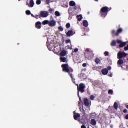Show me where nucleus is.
Returning <instances> with one entry per match:
<instances>
[{"label": "nucleus", "mask_w": 128, "mask_h": 128, "mask_svg": "<svg viewBox=\"0 0 128 128\" xmlns=\"http://www.w3.org/2000/svg\"><path fill=\"white\" fill-rule=\"evenodd\" d=\"M62 72H67L68 74L70 76L72 82L73 84H76V79L74 78V76H72V72H74V69L70 68V66H68V64H63L62 66Z\"/></svg>", "instance_id": "nucleus-1"}, {"label": "nucleus", "mask_w": 128, "mask_h": 128, "mask_svg": "<svg viewBox=\"0 0 128 128\" xmlns=\"http://www.w3.org/2000/svg\"><path fill=\"white\" fill-rule=\"evenodd\" d=\"M110 12V9L108 7L105 6L102 8L100 11L102 18H105L108 16V14Z\"/></svg>", "instance_id": "nucleus-2"}, {"label": "nucleus", "mask_w": 128, "mask_h": 128, "mask_svg": "<svg viewBox=\"0 0 128 128\" xmlns=\"http://www.w3.org/2000/svg\"><path fill=\"white\" fill-rule=\"evenodd\" d=\"M86 84L82 83L80 84L78 88V96H80V92H82V94H84V90L86 89Z\"/></svg>", "instance_id": "nucleus-3"}, {"label": "nucleus", "mask_w": 128, "mask_h": 128, "mask_svg": "<svg viewBox=\"0 0 128 128\" xmlns=\"http://www.w3.org/2000/svg\"><path fill=\"white\" fill-rule=\"evenodd\" d=\"M87 50L88 52L85 53L86 58H87V60H90V58H92L94 56V54L92 52H90V50Z\"/></svg>", "instance_id": "nucleus-4"}, {"label": "nucleus", "mask_w": 128, "mask_h": 128, "mask_svg": "<svg viewBox=\"0 0 128 128\" xmlns=\"http://www.w3.org/2000/svg\"><path fill=\"white\" fill-rule=\"evenodd\" d=\"M126 56H128V54H126L124 52H119L118 54V60H122L124 58H126Z\"/></svg>", "instance_id": "nucleus-5"}, {"label": "nucleus", "mask_w": 128, "mask_h": 128, "mask_svg": "<svg viewBox=\"0 0 128 128\" xmlns=\"http://www.w3.org/2000/svg\"><path fill=\"white\" fill-rule=\"evenodd\" d=\"M48 12L44 11H42L40 13V18H48Z\"/></svg>", "instance_id": "nucleus-6"}, {"label": "nucleus", "mask_w": 128, "mask_h": 128, "mask_svg": "<svg viewBox=\"0 0 128 128\" xmlns=\"http://www.w3.org/2000/svg\"><path fill=\"white\" fill-rule=\"evenodd\" d=\"M36 28H38V30H40L42 28V22H36Z\"/></svg>", "instance_id": "nucleus-7"}, {"label": "nucleus", "mask_w": 128, "mask_h": 128, "mask_svg": "<svg viewBox=\"0 0 128 128\" xmlns=\"http://www.w3.org/2000/svg\"><path fill=\"white\" fill-rule=\"evenodd\" d=\"M56 22L54 21V20H52L50 22H49V26H56Z\"/></svg>", "instance_id": "nucleus-8"}, {"label": "nucleus", "mask_w": 128, "mask_h": 128, "mask_svg": "<svg viewBox=\"0 0 128 128\" xmlns=\"http://www.w3.org/2000/svg\"><path fill=\"white\" fill-rule=\"evenodd\" d=\"M74 34H76V32H74L72 30H69L66 34V36H72Z\"/></svg>", "instance_id": "nucleus-9"}, {"label": "nucleus", "mask_w": 128, "mask_h": 128, "mask_svg": "<svg viewBox=\"0 0 128 128\" xmlns=\"http://www.w3.org/2000/svg\"><path fill=\"white\" fill-rule=\"evenodd\" d=\"M27 6H28L29 8H34V0H31L30 4L27 2Z\"/></svg>", "instance_id": "nucleus-10"}, {"label": "nucleus", "mask_w": 128, "mask_h": 128, "mask_svg": "<svg viewBox=\"0 0 128 128\" xmlns=\"http://www.w3.org/2000/svg\"><path fill=\"white\" fill-rule=\"evenodd\" d=\"M94 62L96 64H102V60L98 58H96Z\"/></svg>", "instance_id": "nucleus-11"}, {"label": "nucleus", "mask_w": 128, "mask_h": 128, "mask_svg": "<svg viewBox=\"0 0 128 128\" xmlns=\"http://www.w3.org/2000/svg\"><path fill=\"white\" fill-rule=\"evenodd\" d=\"M74 119L75 120H78V119L79 118H80V114H76L74 112Z\"/></svg>", "instance_id": "nucleus-12"}, {"label": "nucleus", "mask_w": 128, "mask_h": 128, "mask_svg": "<svg viewBox=\"0 0 128 128\" xmlns=\"http://www.w3.org/2000/svg\"><path fill=\"white\" fill-rule=\"evenodd\" d=\"M102 72L104 76H106L108 74V70L106 68L103 69L102 71Z\"/></svg>", "instance_id": "nucleus-13"}, {"label": "nucleus", "mask_w": 128, "mask_h": 128, "mask_svg": "<svg viewBox=\"0 0 128 128\" xmlns=\"http://www.w3.org/2000/svg\"><path fill=\"white\" fill-rule=\"evenodd\" d=\"M84 104L86 106H90V102H88V98L84 99Z\"/></svg>", "instance_id": "nucleus-14"}, {"label": "nucleus", "mask_w": 128, "mask_h": 128, "mask_svg": "<svg viewBox=\"0 0 128 128\" xmlns=\"http://www.w3.org/2000/svg\"><path fill=\"white\" fill-rule=\"evenodd\" d=\"M122 32H123L122 28H120L118 29V30H117V32L116 33V36H120V34H122Z\"/></svg>", "instance_id": "nucleus-15"}, {"label": "nucleus", "mask_w": 128, "mask_h": 128, "mask_svg": "<svg viewBox=\"0 0 128 128\" xmlns=\"http://www.w3.org/2000/svg\"><path fill=\"white\" fill-rule=\"evenodd\" d=\"M83 26L85 28H88V22L86 20H84L83 21Z\"/></svg>", "instance_id": "nucleus-16"}, {"label": "nucleus", "mask_w": 128, "mask_h": 128, "mask_svg": "<svg viewBox=\"0 0 128 128\" xmlns=\"http://www.w3.org/2000/svg\"><path fill=\"white\" fill-rule=\"evenodd\" d=\"M67 54L66 50H63L61 52L60 56H66Z\"/></svg>", "instance_id": "nucleus-17"}, {"label": "nucleus", "mask_w": 128, "mask_h": 128, "mask_svg": "<svg viewBox=\"0 0 128 128\" xmlns=\"http://www.w3.org/2000/svg\"><path fill=\"white\" fill-rule=\"evenodd\" d=\"M118 66H122L124 64V60L122 59H119V60H118Z\"/></svg>", "instance_id": "nucleus-18"}, {"label": "nucleus", "mask_w": 128, "mask_h": 128, "mask_svg": "<svg viewBox=\"0 0 128 128\" xmlns=\"http://www.w3.org/2000/svg\"><path fill=\"white\" fill-rule=\"evenodd\" d=\"M90 124L94 126H96V121L94 119H92L91 120Z\"/></svg>", "instance_id": "nucleus-19"}, {"label": "nucleus", "mask_w": 128, "mask_h": 128, "mask_svg": "<svg viewBox=\"0 0 128 128\" xmlns=\"http://www.w3.org/2000/svg\"><path fill=\"white\" fill-rule=\"evenodd\" d=\"M76 18H78V22L82 21V20L84 18H82V14H80L79 16H77Z\"/></svg>", "instance_id": "nucleus-20"}, {"label": "nucleus", "mask_w": 128, "mask_h": 128, "mask_svg": "<svg viewBox=\"0 0 128 128\" xmlns=\"http://www.w3.org/2000/svg\"><path fill=\"white\" fill-rule=\"evenodd\" d=\"M126 46V42H122V44L119 46L120 48H124V46Z\"/></svg>", "instance_id": "nucleus-21"}, {"label": "nucleus", "mask_w": 128, "mask_h": 128, "mask_svg": "<svg viewBox=\"0 0 128 128\" xmlns=\"http://www.w3.org/2000/svg\"><path fill=\"white\" fill-rule=\"evenodd\" d=\"M70 6H76V2H74V1L70 2Z\"/></svg>", "instance_id": "nucleus-22"}, {"label": "nucleus", "mask_w": 128, "mask_h": 128, "mask_svg": "<svg viewBox=\"0 0 128 128\" xmlns=\"http://www.w3.org/2000/svg\"><path fill=\"white\" fill-rule=\"evenodd\" d=\"M111 46H116V42L114 40L112 41L111 43Z\"/></svg>", "instance_id": "nucleus-23"}, {"label": "nucleus", "mask_w": 128, "mask_h": 128, "mask_svg": "<svg viewBox=\"0 0 128 128\" xmlns=\"http://www.w3.org/2000/svg\"><path fill=\"white\" fill-rule=\"evenodd\" d=\"M114 108L116 110H118V104L116 102L114 104Z\"/></svg>", "instance_id": "nucleus-24"}, {"label": "nucleus", "mask_w": 128, "mask_h": 128, "mask_svg": "<svg viewBox=\"0 0 128 128\" xmlns=\"http://www.w3.org/2000/svg\"><path fill=\"white\" fill-rule=\"evenodd\" d=\"M50 24V21L48 20H44L42 23L43 26H46V24Z\"/></svg>", "instance_id": "nucleus-25"}, {"label": "nucleus", "mask_w": 128, "mask_h": 128, "mask_svg": "<svg viewBox=\"0 0 128 128\" xmlns=\"http://www.w3.org/2000/svg\"><path fill=\"white\" fill-rule=\"evenodd\" d=\"M60 60H61L62 62H66V58L60 57Z\"/></svg>", "instance_id": "nucleus-26"}, {"label": "nucleus", "mask_w": 128, "mask_h": 128, "mask_svg": "<svg viewBox=\"0 0 128 128\" xmlns=\"http://www.w3.org/2000/svg\"><path fill=\"white\" fill-rule=\"evenodd\" d=\"M112 34L114 38V36H116V31L114 30L112 31Z\"/></svg>", "instance_id": "nucleus-27"}, {"label": "nucleus", "mask_w": 128, "mask_h": 128, "mask_svg": "<svg viewBox=\"0 0 128 128\" xmlns=\"http://www.w3.org/2000/svg\"><path fill=\"white\" fill-rule=\"evenodd\" d=\"M55 16H60V13L56 11L55 12Z\"/></svg>", "instance_id": "nucleus-28"}, {"label": "nucleus", "mask_w": 128, "mask_h": 128, "mask_svg": "<svg viewBox=\"0 0 128 128\" xmlns=\"http://www.w3.org/2000/svg\"><path fill=\"white\" fill-rule=\"evenodd\" d=\"M42 4V0H37L36 1V4H38V6H40V4Z\"/></svg>", "instance_id": "nucleus-29"}, {"label": "nucleus", "mask_w": 128, "mask_h": 128, "mask_svg": "<svg viewBox=\"0 0 128 128\" xmlns=\"http://www.w3.org/2000/svg\"><path fill=\"white\" fill-rule=\"evenodd\" d=\"M58 30L60 32H64V28H62V26H60V27H58Z\"/></svg>", "instance_id": "nucleus-30"}, {"label": "nucleus", "mask_w": 128, "mask_h": 128, "mask_svg": "<svg viewBox=\"0 0 128 128\" xmlns=\"http://www.w3.org/2000/svg\"><path fill=\"white\" fill-rule=\"evenodd\" d=\"M78 98H79V100L80 102L79 103V104H82V98L80 96V94H79V96H78Z\"/></svg>", "instance_id": "nucleus-31"}, {"label": "nucleus", "mask_w": 128, "mask_h": 128, "mask_svg": "<svg viewBox=\"0 0 128 128\" xmlns=\"http://www.w3.org/2000/svg\"><path fill=\"white\" fill-rule=\"evenodd\" d=\"M108 94H114V90H109L108 92Z\"/></svg>", "instance_id": "nucleus-32"}, {"label": "nucleus", "mask_w": 128, "mask_h": 128, "mask_svg": "<svg viewBox=\"0 0 128 128\" xmlns=\"http://www.w3.org/2000/svg\"><path fill=\"white\" fill-rule=\"evenodd\" d=\"M66 28H70V24L68 23L66 24Z\"/></svg>", "instance_id": "nucleus-33"}, {"label": "nucleus", "mask_w": 128, "mask_h": 128, "mask_svg": "<svg viewBox=\"0 0 128 128\" xmlns=\"http://www.w3.org/2000/svg\"><path fill=\"white\" fill-rule=\"evenodd\" d=\"M26 14L28 15V16H30V14H32L31 12H30V10H27L26 11Z\"/></svg>", "instance_id": "nucleus-34"}, {"label": "nucleus", "mask_w": 128, "mask_h": 128, "mask_svg": "<svg viewBox=\"0 0 128 128\" xmlns=\"http://www.w3.org/2000/svg\"><path fill=\"white\" fill-rule=\"evenodd\" d=\"M52 12H54V10L52 9V8H50L49 10V12H50V14H52Z\"/></svg>", "instance_id": "nucleus-35"}, {"label": "nucleus", "mask_w": 128, "mask_h": 128, "mask_svg": "<svg viewBox=\"0 0 128 128\" xmlns=\"http://www.w3.org/2000/svg\"><path fill=\"white\" fill-rule=\"evenodd\" d=\"M95 98H96V97H94V96H90V100H94Z\"/></svg>", "instance_id": "nucleus-36"}, {"label": "nucleus", "mask_w": 128, "mask_h": 128, "mask_svg": "<svg viewBox=\"0 0 128 128\" xmlns=\"http://www.w3.org/2000/svg\"><path fill=\"white\" fill-rule=\"evenodd\" d=\"M81 112H82L83 115L86 114V111H84V108H82V111L81 110Z\"/></svg>", "instance_id": "nucleus-37"}, {"label": "nucleus", "mask_w": 128, "mask_h": 128, "mask_svg": "<svg viewBox=\"0 0 128 128\" xmlns=\"http://www.w3.org/2000/svg\"><path fill=\"white\" fill-rule=\"evenodd\" d=\"M122 42V41L120 40H117V43L118 44H120Z\"/></svg>", "instance_id": "nucleus-38"}, {"label": "nucleus", "mask_w": 128, "mask_h": 128, "mask_svg": "<svg viewBox=\"0 0 128 128\" xmlns=\"http://www.w3.org/2000/svg\"><path fill=\"white\" fill-rule=\"evenodd\" d=\"M82 120H86V114L82 115Z\"/></svg>", "instance_id": "nucleus-39"}, {"label": "nucleus", "mask_w": 128, "mask_h": 128, "mask_svg": "<svg viewBox=\"0 0 128 128\" xmlns=\"http://www.w3.org/2000/svg\"><path fill=\"white\" fill-rule=\"evenodd\" d=\"M46 0V4H50V0Z\"/></svg>", "instance_id": "nucleus-40"}, {"label": "nucleus", "mask_w": 128, "mask_h": 128, "mask_svg": "<svg viewBox=\"0 0 128 128\" xmlns=\"http://www.w3.org/2000/svg\"><path fill=\"white\" fill-rule=\"evenodd\" d=\"M108 54H109L108 52H104L105 56H108Z\"/></svg>", "instance_id": "nucleus-41"}, {"label": "nucleus", "mask_w": 128, "mask_h": 128, "mask_svg": "<svg viewBox=\"0 0 128 128\" xmlns=\"http://www.w3.org/2000/svg\"><path fill=\"white\" fill-rule=\"evenodd\" d=\"M124 50H125L126 52H128V44L127 45V46H126V47H125V48H124Z\"/></svg>", "instance_id": "nucleus-42"}, {"label": "nucleus", "mask_w": 128, "mask_h": 128, "mask_svg": "<svg viewBox=\"0 0 128 128\" xmlns=\"http://www.w3.org/2000/svg\"><path fill=\"white\" fill-rule=\"evenodd\" d=\"M70 40H68L66 41V44H70Z\"/></svg>", "instance_id": "nucleus-43"}, {"label": "nucleus", "mask_w": 128, "mask_h": 128, "mask_svg": "<svg viewBox=\"0 0 128 128\" xmlns=\"http://www.w3.org/2000/svg\"><path fill=\"white\" fill-rule=\"evenodd\" d=\"M106 70H112V67L111 66H108L106 68Z\"/></svg>", "instance_id": "nucleus-44"}, {"label": "nucleus", "mask_w": 128, "mask_h": 128, "mask_svg": "<svg viewBox=\"0 0 128 128\" xmlns=\"http://www.w3.org/2000/svg\"><path fill=\"white\" fill-rule=\"evenodd\" d=\"M78 52V48H76L74 50V52Z\"/></svg>", "instance_id": "nucleus-45"}, {"label": "nucleus", "mask_w": 128, "mask_h": 128, "mask_svg": "<svg viewBox=\"0 0 128 128\" xmlns=\"http://www.w3.org/2000/svg\"><path fill=\"white\" fill-rule=\"evenodd\" d=\"M34 18H36V20H38V18H40V16L36 15Z\"/></svg>", "instance_id": "nucleus-46"}, {"label": "nucleus", "mask_w": 128, "mask_h": 128, "mask_svg": "<svg viewBox=\"0 0 128 128\" xmlns=\"http://www.w3.org/2000/svg\"><path fill=\"white\" fill-rule=\"evenodd\" d=\"M83 68H86V63H84L82 64Z\"/></svg>", "instance_id": "nucleus-47"}, {"label": "nucleus", "mask_w": 128, "mask_h": 128, "mask_svg": "<svg viewBox=\"0 0 128 128\" xmlns=\"http://www.w3.org/2000/svg\"><path fill=\"white\" fill-rule=\"evenodd\" d=\"M123 112L124 114H126V112H128V110L126 109L124 110Z\"/></svg>", "instance_id": "nucleus-48"}, {"label": "nucleus", "mask_w": 128, "mask_h": 128, "mask_svg": "<svg viewBox=\"0 0 128 128\" xmlns=\"http://www.w3.org/2000/svg\"><path fill=\"white\" fill-rule=\"evenodd\" d=\"M108 76H110V78H112V74H108Z\"/></svg>", "instance_id": "nucleus-49"}, {"label": "nucleus", "mask_w": 128, "mask_h": 128, "mask_svg": "<svg viewBox=\"0 0 128 128\" xmlns=\"http://www.w3.org/2000/svg\"><path fill=\"white\" fill-rule=\"evenodd\" d=\"M74 10H78V7L76 6L74 8Z\"/></svg>", "instance_id": "nucleus-50"}, {"label": "nucleus", "mask_w": 128, "mask_h": 128, "mask_svg": "<svg viewBox=\"0 0 128 128\" xmlns=\"http://www.w3.org/2000/svg\"><path fill=\"white\" fill-rule=\"evenodd\" d=\"M81 128H86V127L84 125H83L81 126Z\"/></svg>", "instance_id": "nucleus-51"}, {"label": "nucleus", "mask_w": 128, "mask_h": 128, "mask_svg": "<svg viewBox=\"0 0 128 128\" xmlns=\"http://www.w3.org/2000/svg\"><path fill=\"white\" fill-rule=\"evenodd\" d=\"M33 18H35L36 16H34V15L31 14Z\"/></svg>", "instance_id": "nucleus-52"}, {"label": "nucleus", "mask_w": 128, "mask_h": 128, "mask_svg": "<svg viewBox=\"0 0 128 128\" xmlns=\"http://www.w3.org/2000/svg\"><path fill=\"white\" fill-rule=\"evenodd\" d=\"M76 86H78H78H80L78 85V84H76Z\"/></svg>", "instance_id": "nucleus-53"}, {"label": "nucleus", "mask_w": 128, "mask_h": 128, "mask_svg": "<svg viewBox=\"0 0 128 128\" xmlns=\"http://www.w3.org/2000/svg\"><path fill=\"white\" fill-rule=\"evenodd\" d=\"M126 108L128 110V106H126Z\"/></svg>", "instance_id": "nucleus-54"}, {"label": "nucleus", "mask_w": 128, "mask_h": 128, "mask_svg": "<svg viewBox=\"0 0 128 128\" xmlns=\"http://www.w3.org/2000/svg\"><path fill=\"white\" fill-rule=\"evenodd\" d=\"M95 2H98V0H95Z\"/></svg>", "instance_id": "nucleus-55"}, {"label": "nucleus", "mask_w": 128, "mask_h": 128, "mask_svg": "<svg viewBox=\"0 0 128 128\" xmlns=\"http://www.w3.org/2000/svg\"><path fill=\"white\" fill-rule=\"evenodd\" d=\"M19 0V2H20V0Z\"/></svg>", "instance_id": "nucleus-56"}]
</instances>
